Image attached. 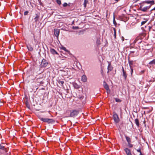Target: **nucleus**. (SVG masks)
Returning a JSON list of instances; mask_svg holds the SVG:
<instances>
[{"label":"nucleus","mask_w":155,"mask_h":155,"mask_svg":"<svg viewBox=\"0 0 155 155\" xmlns=\"http://www.w3.org/2000/svg\"><path fill=\"white\" fill-rule=\"evenodd\" d=\"M154 4V1L146 0L140 3V9L143 12H146L149 10L151 6Z\"/></svg>","instance_id":"f257e3e1"},{"label":"nucleus","mask_w":155,"mask_h":155,"mask_svg":"<svg viewBox=\"0 0 155 155\" xmlns=\"http://www.w3.org/2000/svg\"><path fill=\"white\" fill-rule=\"evenodd\" d=\"M133 62L134 61H133L129 60V64L130 66V70H129V71L127 72V74L129 75L130 77L132 76L133 71V69L131 67V66L133 64Z\"/></svg>","instance_id":"f03ea898"},{"label":"nucleus","mask_w":155,"mask_h":155,"mask_svg":"<svg viewBox=\"0 0 155 155\" xmlns=\"http://www.w3.org/2000/svg\"><path fill=\"white\" fill-rule=\"evenodd\" d=\"M40 120L44 122H47L48 124L52 123L54 122V120L52 119L48 118H41Z\"/></svg>","instance_id":"7ed1b4c3"},{"label":"nucleus","mask_w":155,"mask_h":155,"mask_svg":"<svg viewBox=\"0 0 155 155\" xmlns=\"http://www.w3.org/2000/svg\"><path fill=\"white\" fill-rule=\"evenodd\" d=\"M48 64L47 61L45 59L42 60L41 63L40 64L41 67H45Z\"/></svg>","instance_id":"20e7f679"},{"label":"nucleus","mask_w":155,"mask_h":155,"mask_svg":"<svg viewBox=\"0 0 155 155\" xmlns=\"http://www.w3.org/2000/svg\"><path fill=\"white\" fill-rule=\"evenodd\" d=\"M113 116L114 121L116 123H118L120 119L117 114L114 113Z\"/></svg>","instance_id":"39448f33"},{"label":"nucleus","mask_w":155,"mask_h":155,"mask_svg":"<svg viewBox=\"0 0 155 155\" xmlns=\"http://www.w3.org/2000/svg\"><path fill=\"white\" fill-rule=\"evenodd\" d=\"M108 65L107 68L108 70L107 73L108 74L110 71H112L113 68V67L112 66L110 62L108 61Z\"/></svg>","instance_id":"423d86ee"},{"label":"nucleus","mask_w":155,"mask_h":155,"mask_svg":"<svg viewBox=\"0 0 155 155\" xmlns=\"http://www.w3.org/2000/svg\"><path fill=\"white\" fill-rule=\"evenodd\" d=\"M78 113V111L74 110L71 113L70 116L71 117H74L77 115Z\"/></svg>","instance_id":"0eeeda50"},{"label":"nucleus","mask_w":155,"mask_h":155,"mask_svg":"<svg viewBox=\"0 0 155 155\" xmlns=\"http://www.w3.org/2000/svg\"><path fill=\"white\" fill-rule=\"evenodd\" d=\"M54 32L55 36L58 39L60 33L59 30L58 29H55L54 30Z\"/></svg>","instance_id":"6e6552de"},{"label":"nucleus","mask_w":155,"mask_h":155,"mask_svg":"<svg viewBox=\"0 0 155 155\" xmlns=\"http://www.w3.org/2000/svg\"><path fill=\"white\" fill-rule=\"evenodd\" d=\"M140 36H138L134 40L133 43L134 44H135L137 42H138V43H140L141 42V40L140 39Z\"/></svg>","instance_id":"1a4fd4ad"},{"label":"nucleus","mask_w":155,"mask_h":155,"mask_svg":"<svg viewBox=\"0 0 155 155\" xmlns=\"http://www.w3.org/2000/svg\"><path fill=\"white\" fill-rule=\"evenodd\" d=\"M103 85L104 88L107 90V92H109L110 90H109L108 86L104 81V82Z\"/></svg>","instance_id":"9d476101"},{"label":"nucleus","mask_w":155,"mask_h":155,"mask_svg":"<svg viewBox=\"0 0 155 155\" xmlns=\"http://www.w3.org/2000/svg\"><path fill=\"white\" fill-rule=\"evenodd\" d=\"M124 150L127 155H132L130 152V150L129 149L126 148L124 149Z\"/></svg>","instance_id":"9b49d317"},{"label":"nucleus","mask_w":155,"mask_h":155,"mask_svg":"<svg viewBox=\"0 0 155 155\" xmlns=\"http://www.w3.org/2000/svg\"><path fill=\"white\" fill-rule=\"evenodd\" d=\"M27 48L28 51H32L33 50V48L32 46L30 45H27Z\"/></svg>","instance_id":"f8f14e48"},{"label":"nucleus","mask_w":155,"mask_h":155,"mask_svg":"<svg viewBox=\"0 0 155 155\" xmlns=\"http://www.w3.org/2000/svg\"><path fill=\"white\" fill-rule=\"evenodd\" d=\"M51 53L53 54H58V53L54 49L51 48L50 50Z\"/></svg>","instance_id":"ddd939ff"},{"label":"nucleus","mask_w":155,"mask_h":155,"mask_svg":"<svg viewBox=\"0 0 155 155\" xmlns=\"http://www.w3.org/2000/svg\"><path fill=\"white\" fill-rule=\"evenodd\" d=\"M149 64L152 66L155 65V59H153V60L151 61L150 62H149Z\"/></svg>","instance_id":"4468645a"},{"label":"nucleus","mask_w":155,"mask_h":155,"mask_svg":"<svg viewBox=\"0 0 155 155\" xmlns=\"http://www.w3.org/2000/svg\"><path fill=\"white\" fill-rule=\"evenodd\" d=\"M39 17V15L38 14H36V15L35 17L34 18V20L35 22H37L38 20Z\"/></svg>","instance_id":"2eb2a0df"},{"label":"nucleus","mask_w":155,"mask_h":155,"mask_svg":"<svg viewBox=\"0 0 155 155\" xmlns=\"http://www.w3.org/2000/svg\"><path fill=\"white\" fill-rule=\"evenodd\" d=\"M135 124H136L137 126V127H139L140 124L139 120L137 119H136L135 120Z\"/></svg>","instance_id":"dca6fc26"},{"label":"nucleus","mask_w":155,"mask_h":155,"mask_svg":"<svg viewBox=\"0 0 155 155\" xmlns=\"http://www.w3.org/2000/svg\"><path fill=\"white\" fill-rule=\"evenodd\" d=\"M125 138L126 139L128 143H130L131 142V139L129 137L126 136Z\"/></svg>","instance_id":"f3484780"},{"label":"nucleus","mask_w":155,"mask_h":155,"mask_svg":"<svg viewBox=\"0 0 155 155\" xmlns=\"http://www.w3.org/2000/svg\"><path fill=\"white\" fill-rule=\"evenodd\" d=\"M123 75L124 78H127V76L126 75V73L125 71H124L123 68Z\"/></svg>","instance_id":"a211bd4d"},{"label":"nucleus","mask_w":155,"mask_h":155,"mask_svg":"<svg viewBox=\"0 0 155 155\" xmlns=\"http://www.w3.org/2000/svg\"><path fill=\"white\" fill-rule=\"evenodd\" d=\"M88 2V1L87 0H84V7H86V5L87 3Z\"/></svg>","instance_id":"6ab92c4d"},{"label":"nucleus","mask_w":155,"mask_h":155,"mask_svg":"<svg viewBox=\"0 0 155 155\" xmlns=\"http://www.w3.org/2000/svg\"><path fill=\"white\" fill-rule=\"evenodd\" d=\"M96 43L98 45H100L101 44L100 39V38H98L96 41Z\"/></svg>","instance_id":"aec40b11"},{"label":"nucleus","mask_w":155,"mask_h":155,"mask_svg":"<svg viewBox=\"0 0 155 155\" xmlns=\"http://www.w3.org/2000/svg\"><path fill=\"white\" fill-rule=\"evenodd\" d=\"M113 22L114 24L115 25H116L117 24V23L115 20V18L114 17H114H113Z\"/></svg>","instance_id":"412c9836"},{"label":"nucleus","mask_w":155,"mask_h":155,"mask_svg":"<svg viewBox=\"0 0 155 155\" xmlns=\"http://www.w3.org/2000/svg\"><path fill=\"white\" fill-rule=\"evenodd\" d=\"M61 49L64 50V51H66V52H68L69 51H68V50H67L66 48L64 47H63L61 48Z\"/></svg>","instance_id":"4be33fe9"},{"label":"nucleus","mask_w":155,"mask_h":155,"mask_svg":"<svg viewBox=\"0 0 155 155\" xmlns=\"http://www.w3.org/2000/svg\"><path fill=\"white\" fill-rule=\"evenodd\" d=\"M81 81L84 82H85L87 81V78H81Z\"/></svg>","instance_id":"5701e85b"},{"label":"nucleus","mask_w":155,"mask_h":155,"mask_svg":"<svg viewBox=\"0 0 155 155\" xmlns=\"http://www.w3.org/2000/svg\"><path fill=\"white\" fill-rule=\"evenodd\" d=\"M57 3L59 5H60L61 4V2L60 0H57Z\"/></svg>","instance_id":"b1692460"},{"label":"nucleus","mask_w":155,"mask_h":155,"mask_svg":"<svg viewBox=\"0 0 155 155\" xmlns=\"http://www.w3.org/2000/svg\"><path fill=\"white\" fill-rule=\"evenodd\" d=\"M147 20L142 21L141 22V25H143L144 24L147 22Z\"/></svg>","instance_id":"393cba45"},{"label":"nucleus","mask_w":155,"mask_h":155,"mask_svg":"<svg viewBox=\"0 0 155 155\" xmlns=\"http://www.w3.org/2000/svg\"><path fill=\"white\" fill-rule=\"evenodd\" d=\"M130 143H128V146L130 147H132L133 146V145L132 144H131Z\"/></svg>","instance_id":"a878e982"},{"label":"nucleus","mask_w":155,"mask_h":155,"mask_svg":"<svg viewBox=\"0 0 155 155\" xmlns=\"http://www.w3.org/2000/svg\"><path fill=\"white\" fill-rule=\"evenodd\" d=\"M115 101L117 102H120L121 101L118 98H115Z\"/></svg>","instance_id":"bb28decb"},{"label":"nucleus","mask_w":155,"mask_h":155,"mask_svg":"<svg viewBox=\"0 0 155 155\" xmlns=\"http://www.w3.org/2000/svg\"><path fill=\"white\" fill-rule=\"evenodd\" d=\"M114 37H115V38H116V30H115V28H114Z\"/></svg>","instance_id":"cd10ccee"},{"label":"nucleus","mask_w":155,"mask_h":155,"mask_svg":"<svg viewBox=\"0 0 155 155\" xmlns=\"http://www.w3.org/2000/svg\"><path fill=\"white\" fill-rule=\"evenodd\" d=\"M28 13V11H25L24 13V15H27Z\"/></svg>","instance_id":"c85d7f7f"},{"label":"nucleus","mask_w":155,"mask_h":155,"mask_svg":"<svg viewBox=\"0 0 155 155\" xmlns=\"http://www.w3.org/2000/svg\"><path fill=\"white\" fill-rule=\"evenodd\" d=\"M68 5V4L66 3H64L63 4V6L64 7H66Z\"/></svg>","instance_id":"c756f323"},{"label":"nucleus","mask_w":155,"mask_h":155,"mask_svg":"<svg viewBox=\"0 0 155 155\" xmlns=\"http://www.w3.org/2000/svg\"><path fill=\"white\" fill-rule=\"evenodd\" d=\"M59 83L61 84L62 85L63 84L64 82L63 81H59Z\"/></svg>","instance_id":"7c9ffc66"},{"label":"nucleus","mask_w":155,"mask_h":155,"mask_svg":"<svg viewBox=\"0 0 155 155\" xmlns=\"http://www.w3.org/2000/svg\"><path fill=\"white\" fill-rule=\"evenodd\" d=\"M137 152H139L140 153H141V150H140V149L137 150Z\"/></svg>","instance_id":"2f4dec72"},{"label":"nucleus","mask_w":155,"mask_h":155,"mask_svg":"<svg viewBox=\"0 0 155 155\" xmlns=\"http://www.w3.org/2000/svg\"><path fill=\"white\" fill-rule=\"evenodd\" d=\"M81 78H86V76L85 75H83Z\"/></svg>","instance_id":"473e14b6"},{"label":"nucleus","mask_w":155,"mask_h":155,"mask_svg":"<svg viewBox=\"0 0 155 155\" xmlns=\"http://www.w3.org/2000/svg\"><path fill=\"white\" fill-rule=\"evenodd\" d=\"M33 38H34V40L35 41L36 40V39H35V36L34 35V34H33Z\"/></svg>","instance_id":"72a5a7b5"},{"label":"nucleus","mask_w":155,"mask_h":155,"mask_svg":"<svg viewBox=\"0 0 155 155\" xmlns=\"http://www.w3.org/2000/svg\"><path fill=\"white\" fill-rule=\"evenodd\" d=\"M153 10H155V7L154 8H153V9H151V11H152Z\"/></svg>","instance_id":"f704fd0d"},{"label":"nucleus","mask_w":155,"mask_h":155,"mask_svg":"<svg viewBox=\"0 0 155 155\" xmlns=\"http://www.w3.org/2000/svg\"><path fill=\"white\" fill-rule=\"evenodd\" d=\"M76 85L77 86V84H75V85H74V87H76V88H78V87H76V86H75Z\"/></svg>","instance_id":"c9c22d12"},{"label":"nucleus","mask_w":155,"mask_h":155,"mask_svg":"<svg viewBox=\"0 0 155 155\" xmlns=\"http://www.w3.org/2000/svg\"><path fill=\"white\" fill-rule=\"evenodd\" d=\"M140 155H143L141 153H140Z\"/></svg>","instance_id":"e433bc0d"},{"label":"nucleus","mask_w":155,"mask_h":155,"mask_svg":"<svg viewBox=\"0 0 155 155\" xmlns=\"http://www.w3.org/2000/svg\"><path fill=\"white\" fill-rule=\"evenodd\" d=\"M116 2H118V1H119V0H114Z\"/></svg>","instance_id":"4c0bfd02"},{"label":"nucleus","mask_w":155,"mask_h":155,"mask_svg":"<svg viewBox=\"0 0 155 155\" xmlns=\"http://www.w3.org/2000/svg\"><path fill=\"white\" fill-rule=\"evenodd\" d=\"M73 29H77V28H74V27H73Z\"/></svg>","instance_id":"58836bf2"},{"label":"nucleus","mask_w":155,"mask_h":155,"mask_svg":"<svg viewBox=\"0 0 155 155\" xmlns=\"http://www.w3.org/2000/svg\"><path fill=\"white\" fill-rule=\"evenodd\" d=\"M131 53H134V51H131Z\"/></svg>","instance_id":"ea45409f"},{"label":"nucleus","mask_w":155,"mask_h":155,"mask_svg":"<svg viewBox=\"0 0 155 155\" xmlns=\"http://www.w3.org/2000/svg\"><path fill=\"white\" fill-rule=\"evenodd\" d=\"M96 0H94V2H95Z\"/></svg>","instance_id":"a19ab883"},{"label":"nucleus","mask_w":155,"mask_h":155,"mask_svg":"<svg viewBox=\"0 0 155 155\" xmlns=\"http://www.w3.org/2000/svg\"><path fill=\"white\" fill-rule=\"evenodd\" d=\"M27 107L29 108V107H28V105H27Z\"/></svg>","instance_id":"79ce46f5"}]
</instances>
